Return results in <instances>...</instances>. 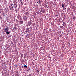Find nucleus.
<instances>
[{
    "label": "nucleus",
    "mask_w": 76,
    "mask_h": 76,
    "mask_svg": "<svg viewBox=\"0 0 76 76\" xmlns=\"http://www.w3.org/2000/svg\"><path fill=\"white\" fill-rule=\"evenodd\" d=\"M42 13H45V10H43L42 11Z\"/></svg>",
    "instance_id": "2eb2a0df"
},
{
    "label": "nucleus",
    "mask_w": 76,
    "mask_h": 76,
    "mask_svg": "<svg viewBox=\"0 0 76 76\" xmlns=\"http://www.w3.org/2000/svg\"><path fill=\"white\" fill-rule=\"evenodd\" d=\"M62 7H63V10H65V9H66V8H65L64 6V4H62Z\"/></svg>",
    "instance_id": "423d86ee"
},
{
    "label": "nucleus",
    "mask_w": 76,
    "mask_h": 76,
    "mask_svg": "<svg viewBox=\"0 0 76 76\" xmlns=\"http://www.w3.org/2000/svg\"><path fill=\"white\" fill-rule=\"evenodd\" d=\"M33 15H34V16H35V15H36V14L35 12H34L33 13Z\"/></svg>",
    "instance_id": "4468645a"
},
{
    "label": "nucleus",
    "mask_w": 76,
    "mask_h": 76,
    "mask_svg": "<svg viewBox=\"0 0 76 76\" xmlns=\"http://www.w3.org/2000/svg\"><path fill=\"white\" fill-rule=\"evenodd\" d=\"M16 76H19V75H17Z\"/></svg>",
    "instance_id": "bb28decb"
},
{
    "label": "nucleus",
    "mask_w": 76,
    "mask_h": 76,
    "mask_svg": "<svg viewBox=\"0 0 76 76\" xmlns=\"http://www.w3.org/2000/svg\"><path fill=\"white\" fill-rule=\"evenodd\" d=\"M26 32H28V31L26 30Z\"/></svg>",
    "instance_id": "393cba45"
},
{
    "label": "nucleus",
    "mask_w": 76,
    "mask_h": 76,
    "mask_svg": "<svg viewBox=\"0 0 76 76\" xmlns=\"http://www.w3.org/2000/svg\"><path fill=\"white\" fill-rule=\"evenodd\" d=\"M37 3H38V2H37Z\"/></svg>",
    "instance_id": "2f4dec72"
},
{
    "label": "nucleus",
    "mask_w": 76,
    "mask_h": 76,
    "mask_svg": "<svg viewBox=\"0 0 76 76\" xmlns=\"http://www.w3.org/2000/svg\"><path fill=\"white\" fill-rule=\"evenodd\" d=\"M39 0V1H38V2H39V3H38L39 4V3H40L41 2V1H40V0Z\"/></svg>",
    "instance_id": "a211bd4d"
},
{
    "label": "nucleus",
    "mask_w": 76,
    "mask_h": 76,
    "mask_svg": "<svg viewBox=\"0 0 76 76\" xmlns=\"http://www.w3.org/2000/svg\"><path fill=\"white\" fill-rule=\"evenodd\" d=\"M19 23L20 25H22L23 23V21L22 20V19H20V20Z\"/></svg>",
    "instance_id": "7ed1b4c3"
},
{
    "label": "nucleus",
    "mask_w": 76,
    "mask_h": 76,
    "mask_svg": "<svg viewBox=\"0 0 76 76\" xmlns=\"http://www.w3.org/2000/svg\"><path fill=\"white\" fill-rule=\"evenodd\" d=\"M72 19H75V16L73 17Z\"/></svg>",
    "instance_id": "f3484780"
},
{
    "label": "nucleus",
    "mask_w": 76,
    "mask_h": 76,
    "mask_svg": "<svg viewBox=\"0 0 76 76\" xmlns=\"http://www.w3.org/2000/svg\"><path fill=\"white\" fill-rule=\"evenodd\" d=\"M60 28H63V26H60Z\"/></svg>",
    "instance_id": "4be33fe9"
},
{
    "label": "nucleus",
    "mask_w": 76,
    "mask_h": 76,
    "mask_svg": "<svg viewBox=\"0 0 76 76\" xmlns=\"http://www.w3.org/2000/svg\"><path fill=\"white\" fill-rule=\"evenodd\" d=\"M1 70H0V71Z\"/></svg>",
    "instance_id": "72a5a7b5"
},
{
    "label": "nucleus",
    "mask_w": 76,
    "mask_h": 76,
    "mask_svg": "<svg viewBox=\"0 0 76 76\" xmlns=\"http://www.w3.org/2000/svg\"><path fill=\"white\" fill-rule=\"evenodd\" d=\"M13 4H10L9 6L10 10H14V9L13 8Z\"/></svg>",
    "instance_id": "f257e3e1"
},
{
    "label": "nucleus",
    "mask_w": 76,
    "mask_h": 76,
    "mask_svg": "<svg viewBox=\"0 0 76 76\" xmlns=\"http://www.w3.org/2000/svg\"><path fill=\"white\" fill-rule=\"evenodd\" d=\"M24 67H26V68H27V66L26 65H24Z\"/></svg>",
    "instance_id": "dca6fc26"
},
{
    "label": "nucleus",
    "mask_w": 76,
    "mask_h": 76,
    "mask_svg": "<svg viewBox=\"0 0 76 76\" xmlns=\"http://www.w3.org/2000/svg\"><path fill=\"white\" fill-rule=\"evenodd\" d=\"M27 31H29V28H28L27 29Z\"/></svg>",
    "instance_id": "5701e85b"
},
{
    "label": "nucleus",
    "mask_w": 76,
    "mask_h": 76,
    "mask_svg": "<svg viewBox=\"0 0 76 76\" xmlns=\"http://www.w3.org/2000/svg\"><path fill=\"white\" fill-rule=\"evenodd\" d=\"M13 28L15 29H16V27H14Z\"/></svg>",
    "instance_id": "6ab92c4d"
},
{
    "label": "nucleus",
    "mask_w": 76,
    "mask_h": 76,
    "mask_svg": "<svg viewBox=\"0 0 76 76\" xmlns=\"http://www.w3.org/2000/svg\"><path fill=\"white\" fill-rule=\"evenodd\" d=\"M29 14V13L28 12H26L24 13V15H28Z\"/></svg>",
    "instance_id": "1a4fd4ad"
},
{
    "label": "nucleus",
    "mask_w": 76,
    "mask_h": 76,
    "mask_svg": "<svg viewBox=\"0 0 76 76\" xmlns=\"http://www.w3.org/2000/svg\"><path fill=\"white\" fill-rule=\"evenodd\" d=\"M5 32H6V34L7 35H9V34H10V31H6Z\"/></svg>",
    "instance_id": "6e6552de"
},
{
    "label": "nucleus",
    "mask_w": 76,
    "mask_h": 76,
    "mask_svg": "<svg viewBox=\"0 0 76 76\" xmlns=\"http://www.w3.org/2000/svg\"><path fill=\"white\" fill-rule=\"evenodd\" d=\"M20 19H21V18H20Z\"/></svg>",
    "instance_id": "c756f323"
},
{
    "label": "nucleus",
    "mask_w": 76,
    "mask_h": 76,
    "mask_svg": "<svg viewBox=\"0 0 76 76\" xmlns=\"http://www.w3.org/2000/svg\"><path fill=\"white\" fill-rule=\"evenodd\" d=\"M18 7V4H14L13 5V8L15 9H16Z\"/></svg>",
    "instance_id": "20e7f679"
},
{
    "label": "nucleus",
    "mask_w": 76,
    "mask_h": 76,
    "mask_svg": "<svg viewBox=\"0 0 76 76\" xmlns=\"http://www.w3.org/2000/svg\"><path fill=\"white\" fill-rule=\"evenodd\" d=\"M66 70H68V69H66Z\"/></svg>",
    "instance_id": "a878e982"
},
{
    "label": "nucleus",
    "mask_w": 76,
    "mask_h": 76,
    "mask_svg": "<svg viewBox=\"0 0 76 76\" xmlns=\"http://www.w3.org/2000/svg\"><path fill=\"white\" fill-rule=\"evenodd\" d=\"M37 72L38 73V74H39V71H38V70H37Z\"/></svg>",
    "instance_id": "aec40b11"
},
{
    "label": "nucleus",
    "mask_w": 76,
    "mask_h": 76,
    "mask_svg": "<svg viewBox=\"0 0 76 76\" xmlns=\"http://www.w3.org/2000/svg\"><path fill=\"white\" fill-rule=\"evenodd\" d=\"M21 57H23V54H21Z\"/></svg>",
    "instance_id": "ddd939ff"
},
{
    "label": "nucleus",
    "mask_w": 76,
    "mask_h": 76,
    "mask_svg": "<svg viewBox=\"0 0 76 76\" xmlns=\"http://www.w3.org/2000/svg\"><path fill=\"white\" fill-rule=\"evenodd\" d=\"M28 25H29V26H30V25H31V22H28Z\"/></svg>",
    "instance_id": "9b49d317"
},
{
    "label": "nucleus",
    "mask_w": 76,
    "mask_h": 76,
    "mask_svg": "<svg viewBox=\"0 0 76 76\" xmlns=\"http://www.w3.org/2000/svg\"><path fill=\"white\" fill-rule=\"evenodd\" d=\"M65 7H66V5H65Z\"/></svg>",
    "instance_id": "473e14b6"
},
{
    "label": "nucleus",
    "mask_w": 76,
    "mask_h": 76,
    "mask_svg": "<svg viewBox=\"0 0 76 76\" xmlns=\"http://www.w3.org/2000/svg\"><path fill=\"white\" fill-rule=\"evenodd\" d=\"M15 11L16 12H18V10H17V9H16V8L15 9Z\"/></svg>",
    "instance_id": "412c9836"
},
{
    "label": "nucleus",
    "mask_w": 76,
    "mask_h": 76,
    "mask_svg": "<svg viewBox=\"0 0 76 76\" xmlns=\"http://www.w3.org/2000/svg\"><path fill=\"white\" fill-rule=\"evenodd\" d=\"M23 18L24 20H27V19H28V17H23Z\"/></svg>",
    "instance_id": "39448f33"
},
{
    "label": "nucleus",
    "mask_w": 76,
    "mask_h": 76,
    "mask_svg": "<svg viewBox=\"0 0 76 76\" xmlns=\"http://www.w3.org/2000/svg\"><path fill=\"white\" fill-rule=\"evenodd\" d=\"M21 4L22 5V4H23L22 3V2H21Z\"/></svg>",
    "instance_id": "b1692460"
},
{
    "label": "nucleus",
    "mask_w": 76,
    "mask_h": 76,
    "mask_svg": "<svg viewBox=\"0 0 76 76\" xmlns=\"http://www.w3.org/2000/svg\"><path fill=\"white\" fill-rule=\"evenodd\" d=\"M26 17H26V16H25V18H26Z\"/></svg>",
    "instance_id": "c85d7f7f"
},
{
    "label": "nucleus",
    "mask_w": 76,
    "mask_h": 76,
    "mask_svg": "<svg viewBox=\"0 0 76 76\" xmlns=\"http://www.w3.org/2000/svg\"><path fill=\"white\" fill-rule=\"evenodd\" d=\"M30 28H32V27H31V26L30 27Z\"/></svg>",
    "instance_id": "7c9ffc66"
},
{
    "label": "nucleus",
    "mask_w": 76,
    "mask_h": 76,
    "mask_svg": "<svg viewBox=\"0 0 76 76\" xmlns=\"http://www.w3.org/2000/svg\"><path fill=\"white\" fill-rule=\"evenodd\" d=\"M62 7H63V10H65V9H66V8H65L64 6V4H62Z\"/></svg>",
    "instance_id": "0eeeda50"
},
{
    "label": "nucleus",
    "mask_w": 76,
    "mask_h": 76,
    "mask_svg": "<svg viewBox=\"0 0 76 76\" xmlns=\"http://www.w3.org/2000/svg\"><path fill=\"white\" fill-rule=\"evenodd\" d=\"M63 25L64 26H65L66 25V23H65V22H64L63 23Z\"/></svg>",
    "instance_id": "9d476101"
},
{
    "label": "nucleus",
    "mask_w": 76,
    "mask_h": 76,
    "mask_svg": "<svg viewBox=\"0 0 76 76\" xmlns=\"http://www.w3.org/2000/svg\"><path fill=\"white\" fill-rule=\"evenodd\" d=\"M9 29V28H8V27H7L4 28V32H7V31H8Z\"/></svg>",
    "instance_id": "f03ea898"
},
{
    "label": "nucleus",
    "mask_w": 76,
    "mask_h": 76,
    "mask_svg": "<svg viewBox=\"0 0 76 76\" xmlns=\"http://www.w3.org/2000/svg\"><path fill=\"white\" fill-rule=\"evenodd\" d=\"M72 8L73 9H74V8L73 7H72Z\"/></svg>",
    "instance_id": "cd10ccee"
},
{
    "label": "nucleus",
    "mask_w": 76,
    "mask_h": 76,
    "mask_svg": "<svg viewBox=\"0 0 76 76\" xmlns=\"http://www.w3.org/2000/svg\"><path fill=\"white\" fill-rule=\"evenodd\" d=\"M24 62V60H22L21 61V63L22 64H23V62Z\"/></svg>",
    "instance_id": "f8f14e48"
}]
</instances>
